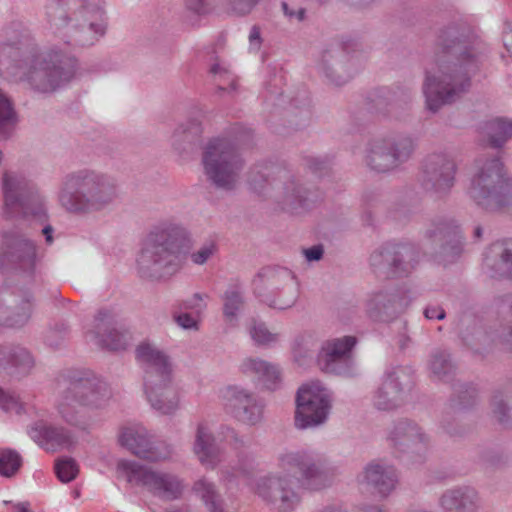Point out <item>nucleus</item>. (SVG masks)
<instances>
[{"instance_id":"1","label":"nucleus","mask_w":512,"mask_h":512,"mask_svg":"<svg viewBox=\"0 0 512 512\" xmlns=\"http://www.w3.org/2000/svg\"><path fill=\"white\" fill-rule=\"evenodd\" d=\"M484 52L485 44L467 22L453 21L440 29L434 63L422 85L429 112L437 113L468 91Z\"/></svg>"},{"instance_id":"2","label":"nucleus","mask_w":512,"mask_h":512,"mask_svg":"<svg viewBox=\"0 0 512 512\" xmlns=\"http://www.w3.org/2000/svg\"><path fill=\"white\" fill-rule=\"evenodd\" d=\"M0 68L15 83L52 93L75 77L78 60L58 46L41 51L28 26L14 19L0 28Z\"/></svg>"},{"instance_id":"3","label":"nucleus","mask_w":512,"mask_h":512,"mask_svg":"<svg viewBox=\"0 0 512 512\" xmlns=\"http://www.w3.org/2000/svg\"><path fill=\"white\" fill-rule=\"evenodd\" d=\"M45 16L51 33L73 50L95 45L107 31L104 0H47Z\"/></svg>"},{"instance_id":"4","label":"nucleus","mask_w":512,"mask_h":512,"mask_svg":"<svg viewBox=\"0 0 512 512\" xmlns=\"http://www.w3.org/2000/svg\"><path fill=\"white\" fill-rule=\"evenodd\" d=\"M119 184L115 177L93 169H78L61 180L58 201L70 214L87 216L108 210L118 200Z\"/></svg>"},{"instance_id":"5","label":"nucleus","mask_w":512,"mask_h":512,"mask_svg":"<svg viewBox=\"0 0 512 512\" xmlns=\"http://www.w3.org/2000/svg\"><path fill=\"white\" fill-rule=\"evenodd\" d=\"M189 234L180 224L163 221L148 233L137 257V272L147 280H162L182 268V254L188 247Z\"/></svg>"},{"instance_id":"6","label":"nucleus","mask_w":512,"mask_h":512,"mask_svg":"<svg viewBox=\"0 0 512 512\" xmlns=\"http://www.w3.org/2000/svg\"><path fill=\"white\" fill-rule=\"evenodd\" d=\"M136 358L144 372L143 391L150 407L160 415H174L180 408V393L170 357L156 345L142 342Z\"/></svg>"},{"instance_id":"7","label":"nucleus","mask_w":512,"mask_h":512,"mask_svg":"<svg viewBox=\"0 0 512 512\" xmlns=\"http://www.w3.org/2000/svg\"><path fill=\"white\" fill-rule=\"evenodd\" d=\"M110 397L108 384L93 372H75L68 386L61 392L56 409L66 424L85 431L90 426V417L84 408L101 409Z\"/></svg>"},{"instance_id":"8","label":"nucleus","mask_w":512,"mask_h":512,"mask_svg":"<svg viewBox=\"0 0 512 512\" xmlns=\"http://www.w3.org/2000/svg\"><path fill=\"white\" fill-rule=\"evenodd\" d=\"M493 305L499 320L484 327L472 315H465L459 320V334L464 343L474 354L484 356L495 351L512 352V295L495 298Z\"/></svg>"},{"instance_id":"9","label":"nucleus","mask_w":512,"mask_h":512,"mask_svg":"<svg viewBox=\"0 0 512 512\" xmlns=\"http://www.w3.org/2000/svg\"><path fill=\"white\" fill-rule=\"evenodd\" d=\"M468 195L486 211L512 215V180L506 175L499 156H481L475 161Z\"/></svg>"},{"instance_id":"10","label":"nucleus","mask_w":512,"mask_h":512,"mask_svg":"<svg viewBox=\"0 0 512 512\" xmlns=\"http://www.w3.org/2000/svg\"><path fill=\"white\" fill-rule=\"evenodd\" d=\"M201 162L207 180L217 189L233 191L237 188L244 160L234 141L226 137L210 139L203 148Z\"/></svg>"},{"instance_id":"11","label":"nucleus","mask_w":512,"mask_h":512,"mask_svg":"<svg viewBox=\"0 0 512 512\" xmlns=\"http://www.w3.org/2000/svg\"><path fill=\"white\" fill-rule=\"evenodd\" d=\"M278 467L287 473H299L302 485L318 491L330 486L336 469L321 453L313 450L286 451L277 458Z\"/></svg>"},{"instance_id":"12","label":"nucleus","mask_w":512,"mask_h":512,"mask_svg":"<svg viewBox=\"0 0 512 512\" xmlns=\"http://www.w3.org/2000/svg\"><path fill=\"white\" fill-rule=\"evenodd\" d=\"M415 148V140L405 134L374 138L366 145L364 161L371 170L390 172L407 162Z\"/></svg>"},{"instance_id":"13","label":"nucleus","mask_w":512,"mask_h":512,"mask_svg":"<svg viewBox=\"0 0 512 512\" xmlns=\"http://www.w3.org/2000/svg\"><path fill=\"white\" fill-rule=\"evenodd\" d=\"M2 188L5 208L10 216L32 215L41 217L44 215V197L35 184L26 177L7 172L2 178Z\"/></svg>"},{"instance_id":"14","label":"nucleus","mask_w":512,"mask_h":512,"mask_svg":"<svg viewBox=\"0 0 512 512\" xmlns=\"http://www.w3.org/2000/svg\"><path fill=\"white\" fill-rule=\"evenodd\" d=\"M332 403L331 392L320 382L302 385L297 392L294 422L300 430L316 428L328 418Z\"/></svg>"},{"instance_id":"15","label":"nucleus","mask_w":512,"mask_h":512,"mask_svg":"<svg viewBox=\"0 0 512 512\" xmlns=\"http://www.w3.org/2000/svg\"><path fill=\"white\" fill-rule=\"evenodd\" d=\"M117 469L129 483L143 486L164 500H174L182 494V481L174 474L154 471L128 460L120 461Z\"/></svg>"},{"instance_id":"16","label":"nucleus","mask_w":512,"mask_h":512,"mask_svg":"<svg viewBox=\"0 0 512 512\" xmlns=\"http://www.w3.org/2000/svg\"><path fill=\"white\" fill-rule=\"evenodd\" d=\"M417 261L418 252L411 243H385L376 248L369 258L374 274L383 278L406 276Z\"/></svg>"},{"instance_id":"17","label":"nucleus","mask_w":512,"mask_h":512,"mask_svg":"<svg viewBox=\"0 0 512 512\" xmlns=\"http://www.w3.org/2000/svg\"><path fill=\"white\" fill-rule=\"evenodd\" d=\"M413 370L399 366L387 370L379 387L372 394V405L379 411H395L402 407L413 387Z\"/></svg>"},{"instance_id":"18","label":"nucleus","mask_w":512,"mask_h":512,"mask_svg":"<svg viewBox=\"0 0 512 512\" xmlns=\"http://www.w3.org/2000/svg\"><path fill=\"white\" fill-rule=\"evenodd\" d=\"M252 490L267 506L278 512H292L301 501L291 478L278 472L255 479Z\"/></svg>"},{"instance_id":"19","label":"nucleus","mask_w":512,"mask_h":512,"mask_svg":"<svg viewBox=\"0 0 512 512\" xmlns=\"http://www.w3.org/2000/svg\"><path fill=\"white\" fill-rule=\"evenodd\" d=\"M456 172L453 153L447 150L436 151L423 160L419 182L425 191L443 196L454 186Z\"/></svg>"},{"instance_id":"20","label":"nucleus","mask_w":512,"mask_h":512,"mask_svg":"<svg viewBox=\"0 0 512 512\" xmlns=\"http://www.w3.org/2000/svg\"><path fill=\"white\" fill-rule=\"evenodd\" d=\"M269 186L276 190L275 197L282 209L292 214L304 212L316 201L315 193L303 187L284 168H274L272 181L269 182Z\"/></svg>"},{"instance_id":"21","label":"nucleus","mask_w":512,"mask_h":512,"mask_svg":"<svg viewBox=\"0 0 512 512\" xmlns=\"http://www.w3.org/2000/svg\"><path fill=\"white\" fill-rule=\"evenodd\" d=\"M357 338L346 335L330 338L322 342L317 354L319 368L329 374L351 376L354 373L352 350Z\"/></svg>"},{"instance_id":"22","label":"nucleus","mask_w":512,"mask_h":512,"mask_svg":"<svg viewBox=\"0 0 512 512\" xmlns=\"http://www.w3.org/2000/svg\"><path fill=\"white\" fill-rule=\"evenodd\" d=\"M119 443L135 456L151 462L166 460L172 455V448L155 440L141 424L123 427L119 433Z\"/></svg>"},{"instance_id":"23","label":"nucleus","mask_w":512,"mask_h":512,"mask_svg":"<svg viewBox=\"0 0 512 512\" xmlns=\"http://www.w3.org/2000/svg\"><path fill=\"white\" fill-rule=\"evenodd\" d=\"M415 296L405 289H381L366 300V313L373 321L388 322L403 313Z\"/></svg>"},{"instance_id":"24","label":"nucleus","mask_w":512,"mask_h":512,"mask_svg":"<svg viewBox=\"0 0 512 512\" xmlns=\"http://www.w3.org/2000/svg\"><path fill=\"white\" fill-rule=\"evenodd\" d=\"M86 338L95 345L112 351L123 350L128 344L127 333L119 326L116 314L106 308L97 312L93 328L86 332Z\"/></svg>"},{"instance_id":"25","label":"nucleus","mask_w":512,"mask_h":512,"mask_svg":"<svg viewBox=\"0 0 512 512\" xmlns=\"http://www.w3.org/2000/svg\"><path fill=\"white\" fill-rule=\"evenodd\" d=\"M255 294L262 300L265 294H274L286 288L285 304L295 303L298 297V283L293 272L284 267L263 268L253 280Z\"/></svg>"},{"instance_id":"26","label":"nucleus","mask_w":512,"mask_h":512,"mask_svg":"<svg viewBox=\"0 0 512 512\" xmlns=\"http://www.w3.org/2000/svg\"><path fill=\"white\" fill-rule=\"evenodd\" d=\"M424 238L445 258L458 256L463 248V235L452 219L432 220L424 232Z\"/></svg>"},{"instance_id":"27","label":"nucleus","mask_w":512,"mask_h":512,"mask_svg":"<svg viewBox=\"0 0 512 512\" xmlns=\"http://www.w3.org/2000/svg\"><path fill=\"white\" fill-rule=\"evenodd\" d=\"M36 265V246L21 234H10L4 238L0 251V266L12 267L31 274Z\"/></svg>"},{"instance_id":"28","label":"nucleus","mask_w":512,"mask_h":512,"mask_svg":"<svg viewBox=\"0 0 512 512\" xmlns=\"http://www.w3.org/2000/svg\"><path fill=\"white\" fill-rule=\"evenodd\" d=\"M389 444L400 452H421L428 448L430 436L415 421L398 420L387 434Z\"/></svg>"},{"instance_id":"29","label":"nucleus","mask_w":512,"mask_h":512,"mask_svg":"<svg viewBox=\"0 0 512 512\" xmlns=\"http://www.w3.org/2000/svg\"><path fill=\"white\" fill-rule=\"evenodd\" d=\"M226 410L237 420L255 425L263 418L264 404L253 393L233 386L226 391Z\"/></svg>"},{"instance_id":"30","label":"nucleus","mask_w":512,"mask_h":512,"mask_svg":"<svg viewBox=\"0 0 512 512\" xmlns=\"http://www.w3.org/2000/svg\"><path fill=\"white\" fill-rule=\"evenodd\" d=\"M31 439L48 452L70 449L76 443L74 434L67 428L35 422L28 430Z\"/></svg>"},{"instance_id":"31","label":"nucleus","mask_w":512,"mask_h":512,"mask_svg":"<svg viewBox=\"0 0 512 512\" xmlns=\"http://www.w3.org/2000/svg\"><path fill=\"white\" fill-rule=\"evenodd\" d=\"M438 506L443 512H479L483 503L474 487L462 485L446 489L439 496Z\"/></svg>"},{"instance_id":"32","label":"nucleus","mask_w":512,"mask_h":512,"mask_svg":"<svg viewBox=\"0 0 512 512\" xmlns=\"http://www.w3.org/2000/svg\"><path fill=\"white\" fill-rule=\"evenodd\" d=\"M319 69L326 79L335 86L346 84L356 73L352 69L348 54L340 47L324 51Z\"/></svg>"},{"instance_id":"33","label":"nucleus","mask_w":512,"mask_h":512,"mask_svg":"<svg viewBox=\"0 0 512 512\" xmlns=\"http://www.w3.org/2000/svg\"><path fill=\"white\" fill-rule=\"evenodd\" d=\"M358 482L372 488L382 497H387L396 487L398 474L392 465L372 461L359 474Z\"/></svg>"},{"instance_id":"34","label":"nucleus","mask_w":512,"mask_h":512,"mask_svg":"<svg viewBox=\"0 0 512 512\" xmlns=\"http://www.w3.org/2000/svg\"><path fill=\"white\" fill-rule=\"evenodd\" d=\"M35 366L30 351L20 345H0V372L11 376L26 377Z\"/></svg>"},{"instance_id":"35","label":"nucleus","mask_w":512,"mask_h":512,"mask_svg":"<svg viewBox=\"0 0 512 512\" xmlns=\"http://www.w3.org/2000/svg\"><path fill=\"white\" fill-rule=\"evenodd\" d=\"M193 452L199 462L208 469H214L222 460L221 451L215 443L214 435L205 422L197 425Z\"/></svg>"},{"instance_id":"36","label":"nucleus","mask_w":512,"mask_h":512,"mask_svg":"<svg viewBox=\"0 0 512 512\" xmlns=\"http://www.w3.org/2000/svg\"><path fill=\"white\" fill-rule=\"evenodd\" d=\"M226 439L237 452L238 464L233 468V472L223 470L222 474L228 480L238 476H249L255 468V454L251 450V441L238 435L233 429H229Z\"/></svg>"},{"instance_id":"37","label":"nucleus","mask_w":512,"mask_h":512,"mask_svg":"<svg viewBox=\"0 0 512 512\" xmlns=\"http://www.w3.org/2000/svg\"><path fill=\"white\" fill-rule=\"evenodd\" d=\"M202 133L203 127L199 116H191L173 132L171 137L172 146L179 153L190 151L199 142Z\"/></svg>"},{"instance_id":"38","label":"nucleus","mask_w":512,"mask_h":512,"mask_svg":"<svg viewBox=\"0 0 512 512\" xmlns=\"http://www.w3.org/2000/svg\"><path fill=\"white\" fill-rule=\"evenodd\" d=\"M240 371L256 377L266 388L274 389L280 380L279 368L260 358H246L240 364Z\"/></svg>"},{"instance_id":"39","label":"nucleus","mask_w":512,"mask_h":512,"mask_svg":"<svg viewBox=\"0 0 512 512\" xmlns=\"http://www.w3.org/2000/svg\"><path fill=\"white\" fill-rule=\"evenodd\" d=\"M493 257L486 259L492 277H512V239L498 241L491 246Z\"/></svg>"},{"instance_id":"40","label":"nucleus","mask_w":512,"mask_h":512,"mask_svg":"<svg viewBox=\"0 0 512 512\" xmlns=\"http://www.w3.org/2000/svg\"><path fill=\"white\" fill-rule=\"evenodd\" d=\"M480 134L484 141L493 148H501L512 138V120L495 117L480 126Z\"/></svg>"},{"instance_id":"41","label":"nucleus","mask_w":512,"mask_h":512,"mask_svg":"<svg viewBox=\"0 0 512 512\" xmlns=\"http://www.w3.org/2000/svg\"><path fill=\"white\" fill-rule=\"evenodd\" d=\"M412 99L410 88H397L395 91H381L377 97L376 109L383 115L397 116V110L402 104L407 105Z\"/></svg>"},{"instance_id":"42","label":"nucleus","mask_w":512,"mask_h":512,"mask_svg":"<svg viewBox=\"0 0 512 512\" xmlns=\"http://www.w3.org/2000/svg\"><path fill=\"white\" fill-rule=\"evenodd\" d=\"M193 489L203 501L207 512H227L225 502L214 483L206 479H199L195 482Z\"/></svg>"},{"instance_id":"43","label":"nucleus","mask_w":512,"mask_h":512,"mask_svg":"<svg viewBox=\"0 0 512 512\" xmlns=\"http://www.w3.org/2000/svg\"><path fill=\"white\" fill-rule=\"evenodd\" d=\"M18 122V114L12 101L0 90V141H5L12 137Z\"/></svg>"},{"instance_id":"44","label":"nucleus","mask_w":512,"mask_h":512,"mask_svg":"<svg viewBox=\"0 0 512 512\" xmlns=\"http://www.w3.org/2000/svg\"><path fill=\"white\" fill-rule=\"evenodd\" d=\"M209 74L219 91H236L237 78L225 62L216 58L209 68Z\"/></svg>"},{"instance_id":"45","label":"nucleus","mask_w":512,"mask_h":512,"mask_svg":"<svg viewBox=\"0 0 512 512\" xmlns=\"http://www.w3.org/2000/svg\"><path fill=\"white\" fill-rule=\"evenodd\" d=\"M429 368L433 377L440 381H450L455 374L456 367L450 354L446 351H436L431 355Z\"/></svg>"},{"instance_id":"46","label":"nucleus","mask_w":512,"mask_h":512,"mask_svg":"<svg viewBox=\"0 0 512 512\" xmlns=\"http://www.w3.org/2000/svg\"><path fill=\"white\" fill-rule=\"evenodd\" d=\"M223 315L234 321L243 306V292L238 285H231L223 294Z\"/></svg>"},{"instance_id":"47","label":"nucleus","mask_w":512,"mask_h":512,"mask_svg":"<svg viewBox=\"0 0 512 512\" xmlns=\"http://www.w3.org/2000/svg\"><path fill=\"white\" fill-rule=\"evenodd\" d=\"M317 345V336L314 332L305 331L295 337L292 343V352L297 361L311 357Z\"/></svg>"},{"instance_id":"48","label":"nucleus","mask_w":512,"mask_h":512,"mask_svg":"<svg viewBox=\"0 0 512 512\" xmlns=\"http://www.w3.org/2000/svg\"><path fill=\"white\" fill-rule=\"evenodd\" d=\"M208 298L207 294L197 292L185 300L177 301L174 307L179 311H188L202 317L207 308L206 300Z\"/></svg>"},{"instance_id":"49","label":"nucleus","mask_w":512,"mask_h":512,"mask_svg":"<svg viewBox=\"0 0 512 512\" xmlns=\"http://www.w3.org/2000/svg\"><path fill=\"white\" fill-rule=\"evenodd\" d=\"M250 335L258 345H270L276 343L279 334L271 332L264 322L253 321L250 327Z\"/></svg>"},{"instance_id":"50","label":"nucleus","mask_w":512,"mask_h":512,"mask_svg":"<svg viewBox=\"0 0 512 512\" xmlns=\"http://www.w3.org/2000/svg\"><path fill=\"white\" fill-rule=\"evenodd\" d=\"M21 466L20 455L13 450L0 452V474L5 477L14 475Z\"/></svg>"},{"instance_id":"51","label":"nucleus","mask_w":512,"mask_h":512,"mask_svg":"<svg viewBox=\"0 0 512 512\" xmlns=\"http://www.w3.org/2000/svg\"><path fill=\"white\" fill-rule=\"evenodd\" d=\"M79 472L76 461L72 458H62L55 463V473L58 479L63 483L74 480Z\"/></svg>"},{"instance_id":"52","label":"nucleus","mask_w":512,"mask_h":512,"mask_svg":"<svg viewBox=\"0 0 512 512\" xmlns=\"http://www.w3.org/2000/svg\"><path fill=\"white\" fill-rule=\"evenodd\" d=\"M218 252L215 240H207L190 254V260L196 265H204Z\"/></svg>"},{"instance_id":"53","label":"nucleus","mask_w":512,"mask_h":512,"mask_svg":"<svg viewBox=\"0 0 512 512\" xmlns=\"http://www.w3.org/2000/svg\"><path fill=\"white\" fill-rule=\"evenodd\" d=\"M259 2L260 0H223L227 13L241 17L249 15Z\"/></svg>"},{"instance_id":"54","label":"nucleus","mask_w":512,"mask_h":512,"mask_svg":"<svg viewBox=\"0 0 512 512\" xmlns=\"http://www.w3.org/2000/svg\"><path fill=\"white\" fill-rule=\"evenodd\" d=\"M0 409L6 413L21 414L24 408L19 397L0 387Z\"/></svg>"},{"instance_id":"55","label":"nucleus","mask_w":512,"mask_h":512,"mask_svg":"<svg viewBox=\"0 0 512 512\" xmlns=\"http://www.w3.org/2000/svg\"><path fill=\"white\" fill-rule=\"evenodd\" d=\"M492 411L499 422L505 423L509 420L510 408L507 404V397L502 392H496L491 401Z\"/></svg>"},{"instance_id":"56","label":"nucleus","mask_w":512,"mask_h":512,"mask_svg":"<svg viewBox=\"0 0 512 512\" xmlns=\"http://www.w3.org/2000/svg\"><path fill=\"white\" fill-rule=\"evenodd\" d=\"M173 319L183 329L198 330L201 317L188 311L177 310L173 312Z\"/></svg>"},{"instance_id":"57","label":"nucleus","mask_w":512,"mask_h":512,"mask_svg":"<svg viewBox=\"0 0 512 512\" xmlns=\"http://www.w3.org/2000/svg\"><path fill=\"white\" fill-rule=\"evenodd\" d=\"M477 391L474 387L463 385L459 390L457 402L453 404L457 408H468L476 403Z\"/></svg>"},{"instance_id":"58","label":"nucleus","mask_w":512,"mask_h":512,"mask_svg":"<svg viewBox=\"0 0 512 512\" xmlns=\"http://www.w3.org/2000/svg\"><path fill=\"white\" fill-rule=\"evenodd\" d=\"M286 299V288L278 290L274 294H265V299L262 302L266 303L272 308L276 309H287L292 307L295 303L285 304Z\"/></svg>"},{"instance_id":"59","label":"nucleus","mask_w":512,"mask_h":512,"mask_svg":"<svg viewBox=\"0 0 512 512\" xmlns=\"http://www.w3.org/2000/svg\"><path fill=\"white\" fill-rule=\"evenodd\" d=\"M67 335V328L64 325L50 329L45 336L46 343L51 347H58Z\"/></svg>"},{"instance_id":"60","label":"nucleus","mask_w":512,"mask_h":512,"mask_svg":"<svg viewBox=\"0 0 512 512\" xmlns=\"http://www.w3.org/2000/svg\"><path fill=\"white\" fill-rule=\"evenodd\" d=\"M282 10L284 15L290 20H296L298 22H301L305 18L306 10L304 8H293L290 7L287 3H282Z\"/></svg>"},{"instance_id":"61","label":"nucleus","mask_w":512,"mask_h":512,"mask_svg":"<svg viewBox=\"0 0 512 512\" xmlns=\"http://www.w3.org/2000/svg\"><path fill=\"white\" fill-rule=\"evenodd\" d=\"M424 316L429 320H443L446 316L445 310L438 305H428L424 309Z\"/></svg>"},{"instance_id":"62","label":"nucleus","mask_w":512,"mask_h":512,"mask_svg":"<svg viewBox=\"0 0 512 512\" xmlns=\"http://www.w3.org/2000/svg\"><path fill=\"white\" fill-rule=\"evenodd\" d=\"M306 165L315 173H320L328 167V162L319 157H308L306 158Z\"/></svg>"},{"instance_id":"63","label":"nucleus","mask_w":512,"mask_h":512,"mask_svg":"<svg viewBox=\"0 0 512 512\" xmlns=\"http://www.w3.org/2000/svg\"><path fill=\"white\" fill-rule=\"evenodd\" d=\"M324 249L322 245H314L310 248L304 249L303 254L307 261H319L323 257Z\"/></svg>"},{"instance_id":"64","label":"nucleus","mask_w":512,"mask_h":512,"mask_svg":"<svg viewBox=\"0 0 512 512\" xmlns=\"http://www.w3.org/2000/svg\"><path fill=\"white\" fill-rule=\"evenodd\" d=\"M503 45L512 57V23L505 22L503 26Z\"/></svg>"}]
</instances>
